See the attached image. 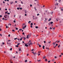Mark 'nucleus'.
I'll return each instance as SVG.
<instances>
[{"label":"nucleus","instance_id":"obj_52","mask_svg":"<svg viewBox=\"0 0 63 63\" xmlns=\"http://www.w3.org/2000/svg\"><path fill=\"white\" fill-rule=\"evenodd\" d=\"M4 17H5V18H7V17H5V16H4Z\"/></svg>","mask_w":63,"mask_h":63},{"label":"nucleus","instance_id":"obj_38","mask_svg":"<svg viewBox=\"0 0 63 63\" xmlns=\"http://www.w3.org/2000/svg\"><path fill=\"white\" fill-rule=\"evenodd\" d=\"M48 43H49V44H50V43H51V41H50L49 42H48Z\"/></svg>","mask_w":63,"mask_h":63},{"label":"nucleus","instance_id":"obj_22","mask_svg":"<svg viewBox=\"0 0 63 63\" xmlns=\"http://www.w3.org/2000/svg\"><path fill=\"white\" fill-rule=\"evenodd\" d=\"M19 45H20V43H18L17 45L18 46Z\"/></svg>","mask_w":63,"mask_h":63},{"label":"nucleus","instance_id":"obj_9","mask_svg":"<svg viewBox=\"0 0 63 63\" xmlns=\"http://www.w3.org/2000/svg\"><path fill=\"white\" fill-rule=\"evenodd\" d=\"M25 62H27V60H25Z\"/></svg>","mask_w":63,"mask_h":63},{"label":"nucleus","instance_id":"obj_25","mask_svg":"<svg viewBox=\"0 0 63 63\" xmlns=\"http://www.w3.org/2000/svg\"><path fill=\"white\" fill-rule=\"evenodd\" d=\"M35 19H37V17H35Z\"/></svg>","mask_w":63,"mask_h":63},{"label":"nucleus","instance_id":"obj_39","mask_svg":"<svg viewBox=\"0 0 63 63\" xmlns=\"http://www.w3.org/2000/svg\"><path fill=\"white\" fill-rule=\"evenodd\" d=\"M26 25H25L24 27V28H26Z\"/></svg>","mask_w":63,"mask_h":63},{"label":"nucleus","instance_id":"obj_37","mask_svg":"<svg viewBox=\"0 0 63 63\" xmlns=\"http://www.w3.org/2000/svg\"><path fill=\"white\" fill-rule=\"evenodd\" d=\"M2 17V16L1 15L0 16V17Z\"/></svg>","mask_w":63,"mask_h":63},{"label":"nucleus","instance_id":"obj_64","mask_svg":"<svg viewBox=\"0 0 63 63\" xmlns=\"http://www.w3.org/2000/svg\"><path fill=\"white\" fill-rule=\"evenodd\" d=\"M61 55H63V53H61Z\"/></svg>","mask_w":63,"mask_h":63},{"label":"nucleus","instance_id":"obj_48","mask_svg":"<svg viewBox=\"0 0 63 63\" xmlns=\"http://www.w3.org/2000/svg\"><path fill=\"white\" fill-rule=\"evenodd\" d=\"M30 7H32V4H30Z\"/></svg>","mask_w":63,"mask_h":63},{"label":"nucleus","instance_id":"obj_58","mask_svg":"<svg viewBox=\"0 0 63 63\" xmlns=\"http://www.w3.org/2000/svg\"><path fill=\"white\" fill-rule=\"evenodd\" d=\"M56 46H58V44H56Z\"/></svg>","mask_w":63,"mask_h":63},{"label":"nucleus","instance_id":"obj_14","mask_svg":"<svg viewBox=\"0 0 63 63\" xmlns=\"http://www.w3.org/2000/svg\"><path fill=\"white\" fill-rule=\"evenodd\" d=\"M50 20H51V18H49V20H48V21H50Z\"/></svg>","mask_w":63,"mask_h":63},{"label":"nucleus","instance_id":"obj_57","mask_svg":"<svg viewBox=\"0 0 63 63\" xmlns=\"http://www.w3.org/2000/svg\"><path fill=\"white\" fill-rule=\"evenodd\" d=\"M5 18H2V19H3H3H4L5 20Z\"/></svg>","mask_w":63,"mask_h":63},{"label":"nucleus","instance_id":"obj_36","mask_svg":"<svg viewBox=\"0 0 63 63\" xmlns=\"http://www.w3.org/2000/svg\"><path fill=\"white\" fill-rule=\"evenodd\" d=\"M39 53H41V52H38V53H37V54H39Z\"/></svg>","mask_w":63,"mask_h":63},{"label":"nucleus","instance_id":"obj_46","mask_svg":"<svg viewBox=\"0 0 63 63\" xmlns=\"http://www.w3.org/2000/svg\"><path fill=\"white\" fill-rule=\"evenodd\" d=\"M61 0H59V2H61Z\"/></svg>","mask_w":63,"mask_h":63},{"label":"nucleus","instance_id":"obj_1","mask_svg":"<svg viewBox=\"0 0 63 63\" xmlns=\"http://www.w3.org/2000/svg\"><path fill=\"white\" fill-rule=\"evenodd\" d=\"M33 44V43H32L31 42V43L29 44V46H30V45H32Z\"/></svg>","mask_w":63,"mask_h":63},{"label":"nucleus","instance_id":"obj_6","mask_svg":"<svg viewBox=\"0 0 63 63\" xmlns=\"http://www.w3.org/2000/svg\"><path fill=\"white\" fill-rule=\"evenodd\" d=\"M38 28H39L37 26H35V28H36V29H38Z\"/></svg>","mask_w":63,"mask_h":63},{"label":"nucleus","instance_id":"obj_12","mask_svg":"<svg viewBox=\"0 0 63 63\" xmlns=\"http://www.w3.org/2000/svg\"><path fill=\"white\" fill-rule=\"evenodd\" d=\"M31 23V21H29V22H28V23H29V24H30V23Z\"/></svg>","mask_w":63,"mask_h":63},{"label":"nucleus","instance_id":"obj_55","mask_svg":"<svg viewBox=\"0 0 63 63\" xmlns=\"http://www.w3.org/2000/svg\"><path fill=\"white\" fill-rule=\"evenodd\" d=\"M33 50H34V49H32V51H33Z\"/></svg>","mask_w":63,"mask_h":63},{"label":"nucleus","instance_id":"obj_21","mask_svg":"<svg viewBox=\"0 0 63 63\" xmlns=\"http://www.w3.org/2000/svg\"><path fill=\"white\" fill-rule=\"evenodd\" d=\"M22 38H21L20 39V41H21L22 40Z\"/></svg>","mask_w":63,"mask_h":63},{"label":"nucleus","instance_id":"obj_56","mask_svg":"<svg viewBox=\"0 0 63 63\" xmlns=\"http://www.w3.org/2000/svg\"><path fill=\"white\" fill-rule=\"evenodd\" d=\"M50 29H52V28H51V27H50Z\"/></svg>","mask_w":63,"mask_h":63},{"label":"nucleus","instance_id":"obj_49","mask_svg":"<svg viewBox=\"0 0 63 63\" xmlns=\"http://www.w3.org/2000/svg\"><path fill=\"white\" fill-rule=\"evenodd\" d=\"M23 29H25V28H24V27H23L22 28Z\"/></svg>","mask_w":63,"mask_h":63},{"label":"nucleus","instance_id":"obj_5","mask_svg":"<svg viewBox=\"0 0 63 63\" xmlns=\"http://www.w3.org/2000/svg\"><path fill=\"white\" fill-rule=\"evenodd\" d=\"M50 13L51 15H52L53 13V12H51Z\"/></svg>","mask_w":63,"mask_h":63},{"label":"nucleus","instance_id":"obj_4","mask_svg":"<svg viewBox=\"0 0 63 63\" xmlns=\"http://www.w3.org/2000/svg\"><path fill=\"white\" fill-rule=\"evenodd\" d=\"M10 3H11V4H12L13 3V2L11 1L10 2Z\"/></svg>","mask_w":63,"mask_h":63},{"label":"nucleus","instance_id":"obj_29","mask_svg":"<svg viewBox=\"0 0 63 63\" xmlns=\"http://www.w3.org/2000/svg\"><path fill=\"white\" fill-rule=\"evenodd\" d=\"M8 25H12V24L9 23V24Z\"/></svg>","mask_w":63,"mask_h":63},{"label":"nucleus","instance_id":"obj_44","mask_svg":"<svg viewBox=\"0 0 63 63\" xmlns=\"http://www.w3.org/2000/svg\"><path fill=\"white\" fill-rule=\"evenodd\" d=\"M50 62V61H48V63H49V62Z\"/></svg>","mask_w":63,"mask_h":63},{"label":"nucleus","instance_id":"obj_63","mask_svg":"<svg viewBox=\"0 0 63 63\" xmlns=\"http://www.w3.org/2000/svg\"><path fill=\"white\" fill-rule=\"evenodd\" d=\"M44 43H46V41H44Z\"/></svg>","mask_w":63,"mask_h":63},{"label":"nucleus","instance_id":"obj_13","mask_svg":"<svg viewBox=\"0 0 63 63\" xmlns=\"http://www.w3.org/2000/svg\"><path fill=\"white\" fill-rule=\"evenodd\" d=\"M45 61H47V59H45Z\"/></svg>","mask_w":63,"mask_h":63},{"label":"nucleus","instance_id":"obj_28","mask_svg":"<svg viewBox=\"0 0 63 63\" xmlns=\"http://www.w3.org/2000/svg\"><path fill=\"white\" fill-rule=\"evenodd\" d=\"M31 25H33V23H31Z\"/></svg>","mask_w":63,"mask_h":63},{"label":"nucleus","instance_id":"obj_26","mask_svg":"<svg viewBox=\"0 0 63 63\" xmlns=\"http://www.w3.org/2000/svg\"><path fill=\"white\" fill-rule=\"evenodd\" d=\"M39 47H41V46L40 45H39Z\"/></svg>","mask_w":63,"mask_h":63},{"label":"nucleus","instance_id":"obj_53","mask_svg":"<svg viewBox=\"0 0 63 63\" xmlns=\"http://www.w3.org/2000/svg\"><path fill=\"white\" fill-rule=\"evenodd\" d=\"M31 28H32L33 27H32V26H31Z\"/></svg>","mask_w":63,"mask_h":63},{"label":"nucleus","instance_id":"obj_59","mask_svg":"<svg viewBox=\"0 0 63 63\" xmlns=\"http://www.w3.org/2000/svg\"><path fill=\"white\" fill-rule=\"evenodd\" d=\"M40 54H38V56H39V55H40Z\"/></svg>","mask_w":63,"mask_h":63},{"label":"nucleus","instance_id":"obj_15","mask_svg":"<svg viewBox=\"0 0 63 63\" xmlns=\"http://www.w3.org/2000/svg\"><path fill=\"white\" fill-rule=\"evenodd\" d=\"M37 60L38 62H40V61H41V60Z\"/></svg>","mask_w":63,"mask_h":63},{"label":"nucleus","instance_id":"obj_50","mask_svg":"<svg viewBox=\"0 0 63 63\" xmlns=\"http://www.w3.org/2000/svg\"><path fill=\"white\" fill-rule=\"evenodd\" d=\"M4 20H7V19H5Z\"/></svg>","mask_w":63,"mask_h":63},{"label":"nucleus","instance_id":"obj_32","mask_svg":"<svg viewBox=\"0 0 63 63\" xmlns=\"http://www.w3.org/2000/svg\"><path fill=\"white\" fill-rule=\"evenodd\" d=\"M47 18H45V21H46V20H47Z\"/></svg>","mask_w":63,"mask_h":63},{"label":"nucleus","instance_id":"obj_54","mask_svg":"<svg viewBox=\"0 0 63 63\" xmlns=\"http://www.w3.org/2000/svg\"><path fill=\"white\" fill-rule=\"evenodd\" d=\"M57 58V57H56V56H55V58Z\"/></svg>","mask_w":63,"mask_h":63},{"label":"nucleus","instance_id":"obj_61","mask_svg":"<svg viewBox=\"0 0 63 63\" xmlns=\"http://www.w3.org/2000/svg\"><path fill=\"white\" fill-rule=\"evenodd\" d=\"M5 11H7V9L6 8V9H5Z\"/></svg>","mask_w":63,"mask_h":63},{"label":"nucleus","instance_id":"obj_11","mask_svg":"<svg viewBox=\"0 0 63 63\" xmlns=\"http://www.w3.org/2000/svg\"><path fill=\"white\" fill-rule=\"evenodd\" d=\"M5 1H7L8 2H9V0H4Z\"/></svg>","mask_w":63,"mask_h":63},{"label":"nucleus","instance_id":"obj_24","mask_svg":"<svg viewBox=\"0 0 63 63\" xmlns=\"http://www.w3.org/2000/svg\"><path fill=\"white\" fill-rule=\"evenodd\" d=\"M7 15H10V13H7Z\"/></svg>","mask_w":63,"mask_h":63},{"label":"nucleus","instance_id":"obj_30","mask_svg":"<svg viewBox=\"0 0 63 63\" xmlns=\"http://www.w3.org/2000/svg\"><path fill=\"white\" fill-rule=\"evenodd\" d=\"M46 49H49V48H48L46 47Z\"/></svg>","mask_w":63,"mask_h":63},{"label":"nucleus","instance_id":"obj_62","mask_svg":"<svg viewBox=\"0 0 63 63\" xmlns=\"http://www.w3.org/2000/svg\"><path fill=\"white\" fill-rule=\"evenodd\" d=\"M20 10H22V8H20Z\"/></svg>","mask_w":63,"mask_h":63},{"label":"nucleus","instance_id":"obj_34","mask_svg":"<svg viewBox=\"0 0 63 63\" xmlns=\"http://www.w3.org/2000/svg\"><path fill=\"white\" fill-rule=\"evenodd\" d=\"M13 22H14V23H16V21H15V20Z\"/></svg>","mask_w":63,"mask_h":63},{"label":"nucleus","instance_id":"obj_27","mask_svg":"<svg viewBox=\"0 0 63 63\" xmlns=\"http://www.w3.org/2000/svg\"><path fill=\"white\" fill-rule=\"evenodd\" d=\"M34 9L35 10H36V11H37V9H36V7H34Z\"/></svg>","mask_w":63,"mask_h":63},{"label":"nucleus","instance_id":"obj_19","mask_svg":"<svg viewBox=\"0 0 63 63\" xmlns=\"http://www.w3.org/2000/svg\"><path fill=\"white\" fill-rule=\"evenodd\" d=\"M17 10H19V8H17Z\"/></svg>","mask_w":63,"mask_h":63},{"label":"nucleus","instance_id":"obj_17","mask_svg":"<svg viewBox=\"0 0 63 63\" xmlns=\"http://www.w3.org/2000/svg\"><path fill=\"white\" fill-rule=\"evenodd\" d=\"M17 38H15L14 39L15 40H17Z\"/></svg>","mask_w":63,"mask_h":63},{"label":"nucleus","instance_id":"obj_20","mask_svg":"<svg viewBox=\"0 0 63 63\" xmlns=\"http://www.w3.org/2000/svg\"><path fill=\"white\" fill-rule=\"evenodd\" d=\"M16 47H18V45H16Z\"/></svg>","mask_w":63,"mask_h":63},{"label":"nucleus","instance_id":"obj_10","mask_svg":"<svg viewBox=\"0 0 63 63\" xmlns=\"http://www.w3.org/2000/svg\"><path fill=\"white\" fill-rule=\"evenodd\" d=\"M46 58V57L45 56H44L43 57V59H45Z\"/></svg>","mask_w":63,"mask_h":63},{"label":"nucleus","instance_id":"obj_60","mask_svg":"<svg viewBox=\"0 0 63 63\" xmlns=\"http://www.w3.org/2000/svg\"><path fill=\"white\" fill-rule=\"evenodd\" d=\"M19 51H20L21 50V49H19Z\"/></svg>","mask_w":63,"mask_h":63},{"label":"nucleus","instance_id":"obj_41","mask_svg":"<svg viewBox=\"0 0 63 63\" xmlns=\"http://www.w3.org/2000/svg\"><path fill=\"white\" fill-rule=\"evenodd\" d=\"M25 16H27V14H25Z\"/></svg>","mask_w":63,"mask_h":63},{"label":"nucleus","instance_id":"obj_3","mask_svg":"<svg viewBox=\"0 0 63 63\" xmlns=\"http://www.w3.org/2000/svg\"><path fill=\"white\" fill-rule=\"evenodd\" d=\"M29 37V35H27L26 38H27V39H29V37Z\"/></svg>","mask_w":63,"mask_h":63},{"label":"nucleus","instance_id":"obj_16","mask_svg":"<svg viewBox=\"0 0 63 63\" xmlns=\"http://www.w3.org/2000/svg\"><path fill=\"white\" fill-rule=\"evenodd\" d=\"M60 45H59V46H58V47H60Z\"/></svg>","mask_w":63,"mask_h":63},{"label":"nucleus","instance_id":"obj_51","mask_svg":"<svg viewBox=\"0 0 63 63\" xmlns=\"http://www.w3.org/2000/svg\"><path fill=\"white\" fill-rule=\"evenodd\" d=\"M22 34H23V35H24V33L23 32V33H22Z\"/></svg>","mask_w":63,"mask_h":63},{"label":"nucleus","instance_id":"obj_23","mask_svg":"<svg viewBox=\"0 0 63 63\" xmlns=\"http://www.w3.org/2000/svg\"><path fill=\"white\" fill-rule=\"evenodd\" d=\"M15 29H16V30H18V28H15Z\"/></svg>","mask_w":63,"mask_h":63},{"label":"nucleus","instance_id":"obj_18","mask_svg":"<svg viewBox=\"0 0 63 63\" xmlns=\"http://www.w3.org/2000/svg\"><path fill=\"white\" fill-rule=\"evenodd\" d=\"M12 31L13 32H15V30H12Z\"/></svg>","mask_w":63,"mask_h":63},{"label":"nucleus","instance_id":"obj_43","mask_svg":"<svg viewBox=\"0 0 63 63\" xmlns=\"http://www.w3.org/2000/svg\"><path fill=\"white\" fill-rule=\"evenodd\" d=\"M21 4H23V2H22V1H21Z\"/></svg>","mask_w":63,"mask_h":63},{"label":"nucleus","instance_id":"obj_42","mask_svg":"<svg viewBox=\"0 0 63 63\" xmlns=\"http://www.w3.org/2000/svg\"><path fill=\"white\" fill-rule=\"evenodd\" d=\"M23 38L24 39V40H25V39H26V38H25V37H24Z\"/></svg>","mask_w":63,"mask_h":63},{"label":"nucleus","instance_id":"obj_33","mask_svg":"<svg viewBox=\"0 0 63 63\" xmlns=\"http://www.w3.org/2000/svg\"><path fill=\"white\" fill-rule=\"evenodd\" d=\"M0 36H1V37H2V34H0Z\"/></svg>","mask_w":63,"mask_h":63},{"label":"nucleus","instance_id":"obj_40","mask_svg":"<svg viewBox=\"0 0 63 63\" xmlns=\"http://www.w3.org/2000/svg\"><path fill=\"white\" fill-rule=\"evenodd\" d=\"M10 34H9L8 35V37H10Z\"/></svg>","mask_w":63,"mask_h":63},{"label":"nucleus","instance_id":"obj_45","mask_svg":"<svg viewBox=\"0 0 63 63\" xmlns=\"http://www.w3.org/2000/svg\"><path fill=\"white\" fill-rule=\"evenodd\" d=\"M55 44V42H53V43L52 44H53V45H54V44Z\"/></svg>","mask_w":63,"mask_h":63},{"label":"nucleus","instance_id":"obj_47","mask_svg":"<svg viewBox=\"0 0 63 63\" xmlns=\"http://www.w3.org/2000/svg\"><path fill=\"white\" fill-rule=\"evenodd\" d=\"M39 14H37V16H39Z\"/></svg>","mask_w":63,"mask_h":63},{"label":"nucleus","instance_id":"obj_2","mask_svg":"<svg viewBox=\"0 0 63 63\" xmlns=\"http://www.w3.org/2000/svg\"><path fill=\"white\" fill-rule=\"evenodd\" d=\"M25 47H27L28 46V45L27 44H25Z\"/></svg>","mask_w":63,"mask_h":63},{"label":"nucleus","instance_id":"obj_7","mask_svg":"<svg viewBox=\"0 0 63 63\" xmlns=\"http://www.w3.org/2000/svg\"><path fill=\"white\" fill-rule=\"evenodd\" d=\"M43 48L44 49H45V46H43Z\"/></svg>","mask_w":63,"mask_h":63},{"label":"nucleus","instance_id":"obj_31","mask_svg":"<svg viewBox=\"0 0 63 63\" xmlns=\"http://www.w3.org/2000/svg\"><path fill=\"white\" fill-rule=\"evenodd\" d=\"M12 50V48H11L10 49V50Z\"/></svg>","mask_w":63,"mask_h":63},{"label":"nucleus","instance_id":"obj_35","mask_svg":"<svg viewBox=\"0 0 63 63\" xmlns=\"http://www.w3.org/2000/svg\"><path fill=\"white\" fill-rule=\"evenodd\" d=\"M2 45H4L5 44V43L4 42H3L2 43Z\"/></svg>","mask_w":63,"mask_h":63},{"label":"nucleus","instance_id":"obj_8","mask_svg":"<svg viewBox=\"0 0 63 63\" xmlns=\"http://www.w3.org/2000/svg\"><path fill=\"white\" fill-rule=\"evenodd\" d=\"M53 23V22H51L50 23H49L50 24H52Z\"/></svg>","mask_w":63,"mask_h":63}]
</instances>
